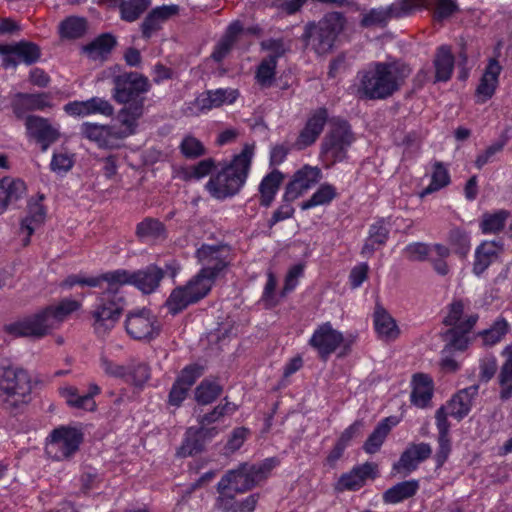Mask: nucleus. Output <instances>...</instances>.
Returning <instances> with one entry per match:
<instances>
[{
  "label": "nucleus",
  "mask_w": 512,
  "mask_h": 512,
  "mask_svg": "<svg viewBox=\"0 0 512 512\" xmlns=\"http://www.w3.org/2000/svg\"><path fill=\"white\" fill-rule=\"evenodd\" d=\"M411 69L402 62H372L357 73L356 94L361 99L383 100L403 85Z\"/></svg>",
  "instance_id": "nucleus-1"
},
{
  "label": "nucleus",
  "mask_w": 512,
  "mask_h": 512,
  "mask_svg": "<svg viewBox=\"0 0 512 512\" xmlns=\"http://www.w3.org/2000/svg\"><path fill=\"white\" fill-rule=\"evenodd\" d=\"M112 84V99L123 105L118 117L138 129L145 114V94L151 89L149 79L137 72H123L112 77Z\"/></svg>",
  "instance_id": "nucleus-2"
},
{
  "label": "nucleus",
  "mask_w": 512,
  "mask_h": 512,
  "mask_svg": "<svg viewBox=\"0 0 512 512\" xmlns=\"http://www.w3.org/2000/svg\"><path fill=\"white\" fill-rule=\"evenodd\" d=\"M254 154L255 144H245L229 164L210 177L205 185L209 194L218 200L238 194L246 183Z\"/></svg>",
  "instance_id": "nucleus-3"
},
{
  "label": "nucleus",
  "mask_w": 512,
  "mask_h": 512,
  "mask_svg": "<svg viewBox=\"0 0 512 512\" xmlns=\"http://www.w3.org/2000/svg\"><path fill=\"white\" fill-rule=\"evenodd\" d=\"M80 307V302L66 298L32 316L7 325L5 330L14 337L40 338L52 329L59 327L71 313L77 311Z\"/></svg>",
  "instance_id": "nucleus-4"
},
{
  "label": "nucleus",
  "mask_w": 512,
  "mask_h": 512,
  "mask_svg": "<svg viewBox=\"0 0 512 512\" xmlns=\"http://www.w3.org/2000/svg\"><path fill=\"white\" fill-rule=\"evenodd\" d=\"M276 462L267 458L260 463H241L237 468L228 470L217 483V491L245 493L267 479Z\"/></svg>",
  "instance_id": "nucleus-5"
},
{
  "label": "nucleus",
  "mask_w": 512,
  "mask_h": 512,
  "mask_svg": "<svg viewBox=\"0 0 512 512\" xmlns=\"http://www.w3.org/2000/svg\"><path fill=\"white\" fill-rule=\"evenodd\" d=\"M126 299L120 288L99 293L91 311L92 327L99 337L108 335L119 321Z\"/></svg>",
  "instance_id": "nucleus-6"
},
{
  "label": "nucleus",
  "mask_w": 512,
  "mask_h": 512,
  "mask_svg": "<svg viewBox=\"0 0 512 512\" xmlns=\"http://www.w3.org/2000/svg\"><path fill=\"white\" fill-rule=\"evenodd\" d=\"M355 140V134L347 121L332 118L330 129L321 143L320 157L325 166L331 167L344 161Z\"/></svg>",
  "instance_id": "nucleus-7"
},
{
  "label": "nucleus",
  "mask_w": 512,
  "mask_h": 512,
  "mask_svg": "<svg viewBox=\"0 0 512 512\" xmlns=\"http://www.w3.org/2000/svg\"><path fill=\"white\" fill-rule=\"evenodd\" d=\"M31 390V380L26 371L0 365V402L5 409L27 402Z\"/></svg>",
  "instance_id": "nucleus-8"
},
{
  "label": "nucleus",
  "mask_w": 512,
  "mask_h": 512,
  "mask_svg": "<svg viewBox=\"0 0 512 512\" xmlns=\"http://www.w3.org/2000/svg\"><path fill=\"white\" fill-rule=\"evenodd\" d=\"M116 122L113 125L84 122L80 126V134L82 137L95 142L100 148H118L124 139L135 135L138 129L130 123H125L118 115H116Z\"/></svg>",
  "instance_id": "nucleus-9"
},
{
  "label": "nucleus",
  "mask_w": 512,
  "mask_h": 512,
  "mask_svg": "<svg viewBox=\"0 0 512 512\" xmlns=\"http://www.w3.org/2000/svg\"><path fill=\"white\" fill-rule=\"evenodd\" d=\"M344 26V18L339 12L325 15L317 24L310 23L305 28L307 44L318 54L331 51L334 42Z\"/></svg>",
  "instance_id": "nucleus-10"
},
{
  "label": "nucleus",
  "mask_w": 512,
  "mask_h": 512,
  "mask_svg": "<svg viewBox=\"0 0 512 512\" xmlns=\"http://www.w3.org/2000/svg\"><path fill=\"white\" fill-rule=\"evenodd\" d=\"M215 280L198 272L186 285L172 290L166 301V306L173 315L181 312L190 304H194L208 295Z\"/></svg>",
  "instance_id": "nucleus-11"
},
{
  "label": "nucleus",
  "mask_w": 512,
  "mask_h": 512,
  "mask_svg": "<svg viewBox=\"0 0 512 512\" xmlns=\"http://www.w3.org/2000/svg\"><path fill=\"white\" fill-rule=\"evenodd\" d=\"M82 441L83 434L79 429L60 426L50 433L45 451L53 460H68L78 451Z\"/></svg>",
  "instance_id": "nucleus-12"
},
{
  "label": "nucleus",
  "mask_w": 512,
  "mask_h": 512,
  "mask_svg": "<svg viewBox=\"0 0 512 512\" xmlns=\"http://www.w3.org/2000/svg\"><path fill=\"white\" fill-rule=\"evenodd\" d=\"M352 340H346L343 334L334 329L330 322L319 325L309 339V345L314 348L321 359L326 360L339 347H343L342 355L348 353Z\"/></svg>",
  "instance_id": "nucleus-13"
},
{
  "label": "nucleus",
  "mask_w": 512,
  "mask_h": 512,
  "mask_svg": "<svg viewBox=\"0 0 512 512\" xmlns=\"http://www.w3.org/2000/svg\"><path fill=\"white\" fill-rule=\"evenodd\" d=\"M119 288L124 285H132L143 294H151L155 292L165 277L163 268L155 264L131 271L127 269H119Z\"/></svg>",
  "instance_id": "nucleus-14"
},
{
  "label": "nucleus",
  "mask_w": 512,
  "mask_h": 512,
  "mask_svg": "<svg viewBox=\"0 0 512 512\" xmlns=\"http://www.w3.org/2000/svg\"><path fill=\"white\" fill-rule=\"evenodd\" d=\"M229 255L226 245L203 244L195 253L198 263L201 265L199 272L216 280L228 267Z\"/></svg>",
  "instance_id": "nucleus-15"
},
{
  "label": "nucleus",
  "mask_w": 512,
  "mask_h": 512,
  "mask_svg": "<svg viewBox=\"0 0 512 512\" xmlns=\"http://www.w3.org/2000/svg\"><path fill=\"white\" fill-rule=\"evenodd\" d=\"M127 334L135 340H151L159 335L160 326L156 316L149 309H139L127 314Z\"/></svg>",
  "instance_id": "nucleus-16"
},
{
  "label": "nucleus",
  "mask_w": 512,
  "mask_h": 512,
  "mask_svg": "<svg viewBox=\"0 0 512 512\" xmlns=\"http://www.w3.org/2000/svg\"><path fill=\"white\" fill-rule=\"evenodd\" d=\"M0 54L4 56L5 68L16 67L19 62L27 65L35 63L40 58L39 47L32 43L21 41L11 45H0Z\"/></svg>",
  "instance_id": "nucleus-17"
},
{
  "label": "nucleus",
  "mask_w": 512,
  "mask_h": 512,
  "mask_svg": "<svg viewBox=\"0 0 512 512\" xmlns=\"http://www.w3.org/2000/svg\"><path fill=\"white\" fill-rule=\"evenodd\" d=\"M63 109L73 117H86L95 114L111 117L114 114V107L110 101L101 97H92L85 101H72L65 104Z\"/></svg>",
  "instance_id": "nucleus-18"
},
{
  "label": "nucleus",
  "mask_w": 512,
  "mask_h": 512,
  "mask_svg": "<svg viewBox=\"0 0 512 512\" xmlns=\"http://www.w3.org/2000/svg\"><path fill=\"white\" fill-rule=\"evenodd\" d=\"M321 176V170L318 167L305 165L294 174L292 181L287 185L284 194L285 200H295L319 182Z\"/></svg>",
  "instance_id": "nucleus-19"
},
{
  "label": "nucleus",
  "mask_w": 512,
  "mask_h": 512,
  "mask_svg": "<svg viewBox=\"0 0 512 512\" xmlns=\"http://www.w3.org/2000/svg\"><path fill=\"white\" fill-rule=\"evenodd\" d=\"M479 319L478 314H469L462 324L452 327L446 332L447 344L442 353H450L453 350L464 351L470 344L469 333Z\"/></svg>",
  "instance_id": "nucleus-20"
},
{
  "label": "nucleus",
  "mask_w": 512,
  "mask_h": 512,
  "mask_svg": "<svg viewBox=\"0 0 512 512\" xmlns=\"http://www.w3.org/2000/svg\"><path fill=\"white\" fill-rule=\"evenodd\" d=\"M376 474L377 465L372 462H366L343 474L337 481L335 488L340 492L359 490L368 478H374Z\"/></svg>",
  "instance_id": "nucleus-21"
},
{
  "label": "nucleus",
  "mask_w": 512,
  "mask_h": 512,
  "mask_svg": "<svg viewBox=\"0 0 512 512\" xmlns=\"http://www.w3.org/2000/svg\"><path fill=\"white\" fill-rule=\"evenodd\" d=\"M238 90L233 88H218L215 90H207L201 93L195 99V107L201 111L206 112L211 109L218 108L224 104H232L238 98Z\"/></svg>",
  "instance_id": "nucleus-22"
},
{
  "label": "nucleus",
  "mask_w": 512,
  "mask_h": 512,
  "mask_svg": "<svg viewBox=\"0 0 512 512\" xmlns=\"http://www.w3.org/2000/svg\"><path fill=\"white\" fill-rule=\"evenodd\" d=\"M25 126L28 134L41 143L43 152L59 137L58 130L54 128L47 119L39 116H28L25 121Z\"/></svg>",
  "instance_id": "nucleus-23"
},
{
  "label": "nucleus",
  "mask_w": 512,
  "mask_h": 512,
  "mask_svg": "<svg viewBox=\"0 0 512 512\" xmlns=\"http://www.w3.org/2000/svg\"><path fill=\"white\" fill-rule=\"evenodd\" d=\"M100 392V387L95 383H91L88 392L82 395L74 386H65L60 389L61 396L70 407L85 411H93L96 409L94 397L100 394Z\"/></svg>",
  "instance_id": "nucleus-24"
},
{
  "label": "nucleus",
  "mask_w": 512,
  "mask_h": 512,
  "mask_svg": "<svg viewBox=\"0 0 512 512\" xmlns=\"http://www.w3.org/2000/svg\"><path fill=\"white\" fill-rule=\"evenodd\" d=\"M432 454V448L427 443H418L409 445L401 454L400 459L393 465V469L397 472L404 471L411 473L419 463L428 459Z\"/></svg>",
  "instance_id": "nucleus-25"
},
{
  "label": "nucleus",
  "mask_w": 512,
  "mask_h": 512,
  "mask_svg": "<svg viewBox=\"0 0 512 512\" xmlns=\"http://www.w3.org/2000/svg\"><path fill=\"white\" fill-rule=\"evenodd\" d=\"M478 389V385H472L456 393L445 405L449 415L458 421L466 417L472 408Z\"/></svg>",
  "instance_id": "nucleus-26"
},
{
  "label": "nucleus",
  "mask_w": 512,
  "mask_h": 512,
  "mask_svg": "<svg viewBox=\"0 0 512 512\" xmlns=\"http://www.w3.org/2000/svg\"><path fill=\"white\" fill-rule=\"evenodd\" d=\"M219 434V430H206L199 425L198 428L190 427L185 434V439L178 451L181 456H192L201 452L206 440H210Z\"/></svg>",
  "instance_id": "nucleus-27"
},
{
  "label": "nucleus",
  "mask_w": 512,
  "mask_h": 512,
  "mask_svg": "<svg viewBox=\"0 0 512 512\" xmlns=\"http://www.w3.org/2000/svg\"><path fill=\"white\" fill-rule=\"evenodd\" d=\"M502 67L496 59H490L476 89L478 103H485L495 93Z\"/></svg>",
  "instance_id": "nucleus-28"
},
{
  "label": "nucleus",
  "mask_w": 512,
  "mask_h": 512,
  "mask_svg": "<svg viewBox=\"0 0 512 512\" xmlns=\"http://www.w3.org/2000/svg\"><path fill=\"white\" fill-rule=\"evenodd\" d=\"M501 247L494 241H484L476 247L472 272L481 277L486 270L497 260Z\"/></svg>",
  "instance_id": "nucleus-29"
},
{
  "label": "nucleus",
  "mask_w": 512,
  "mask_h": 512,
  "mask_svg": "<svg viewBox=\"0 0 512 512\" xmlns=\"http://www.w3.org/2000/svg\"><path fill=\"white\" fill-rule=\"evenodd\" d=\"M43 198V195H41L38 199H31L28 203V214L21 221L20 227L21 233L26 235L23 240L24 245L30 242V236L34 233L35 229L44 222L46 211L41 204Z\"/></svg>",
  "instance_id": "nucleus-30"
},
{
  "label": "nucleus",
  "mask_w": 512,
  "mask_h": 512,
  "mask_svg": "<svg viewBox=\"0 0 512 512\" xmlns=\"http://www.w3.org/2000/svg\"><path fill=\"white\" fill-rule=\"evenodd\" d=\"M412 384L411 402L418 408L428 407L433 396V382L431 378L425 374H415Z\"/></svg>",
  "instance_id": "nucleus-31"
},
{
  "label": "nucleus",
  "mask_w": 512,
  "mask_h": 512,
  "mask_svg": "<svg viewBox=\"0 0 512 512\" xmlns=\"http://www.w3.org/2000/svg\"><path fill=\"white\" fill-rule=\"evenodd\" d=\"M179 11L177 5H163L154 8L142 23L143 36L149 38L153 32L158 30L163 22L176 15Z\"/></svg>",
  "instance_id": "nucleus-32"
},
{
  "label": "nucleus",
  "mask_w": 512,
  "mask_h": 512,
  "mask_svg": "<svg viewBox=\"0 0 512 512\" xmlns=\"http://www.w3.org/2000/svg\"><path fill=\"white\" fill-rule=\"evenodd\" d=\"M26 192V185L20 179L5 177L0 180V214L4 213L9 204L17 201Z\"/></svg>",
  "instance_id": "nucleus-33"
},
{
  "label": "nucleus",
  "mask_w": 512,
  "mask_h": 512,
  "mask_svg": "<svg viewBox=\"0 0 512 512\" xmlns=\"http://www.w3.org/2000/svg\"><path fill=\"white\" fill-rule=\"evenodd\" d=\"M403 253L410 261H425L429 260L430 256H449V249L441 244L428 245L422 242H415L407 245Z\"/></svg>",
  "instance_id": "nucleus-34"
},
{
  "label": "nucleus",
  "mask_w": 512,
  "mask_h": 512,
  "mask_svg": "<svg viewBox=\"0 0 512 512\" xmlns=\"http://www.w3.org/2000/svg\"><path fill=\"white\" fill-rule=\"evenodd\" d=\"M389 228L384 220H379L369 228L368 237L361 250L363 257H371L375 250L384 246L389 238Z\"/></svg>",
  "instance_id": "nucleus-35"
},
{
  "label": "nucleus",
  "mask_w": 512,
  "mask_h": 512,
  "mask_svg": "<svg viewBox=\"0 0 512 512\" xmlns=\"http://www.w3.org/2000/svg\"><path fill=\"white\" fill-rule=\"evenodd\" d=\"M284 179V175L277 169L268 173L260 182V204L269 207L273 202L277 191Z\"/></svg>",
  "instance_id": "nucleus-36"
},
{
  "label": "nucleus",
  "mask_w": 512,
  "mask_h": 512,
  "mask_svg": "<svg viewBox=\"0 0 512 512\" xmlns=\"http://www.w3.org/2000/svg\"><path fill=\"white\" fill-rule=\"evenodd\" d=\"M50 101L47 94H19L14 102V113L21 117L28 110H44L50 107Z\"/></svg>",
  "instance_id": "nucleus-37"
},
{
  "label": "nucleus",
  "mask_w": 512,
  "mask_h": 512,
  "mask_svg": "<svg viewBox=\"0 0 512 512\" xmlns=\"http://www.w3.org/2000/svg\"><path fill=\"white\" fill-rule=\"evenodd\" d=\"M374 326L378 335L386 340H394L399 336V328L394 318L382 307L374 312Z\"/></svg>",
  "instance_id": "nucleus-38"
},
{
  "label": "nucleus",
  "mask_w": 512,
  "mask_h": 512,
  "mask_svg": "<svg viewBox=\"0 0 512 512\" xmlns=\"http://www.w3.org/2000/svg\"><path fill=\"white\" fill-rule=\"evenodd\" d=\"M396 423V420L392 417H387L380 421L364 443V451L368 454L376 453L384 443L391 428L395 426Z\"/></svg>",
  "instance_id": "nucleus-39"
},
{
  "label": "nucleus",
  "mask_w": 512,
  "mask_h": 512,
  "mask_svg": "<svg viewBox=\"0 0 512 512\" xmlns=\"http://www.w3.org/2000/svg\"><path fill=\"white\" fill-rule=\"evenodd\" d=\"M419 489L417 480H407L392 486L383 494V500L388 504H396L414 496Z\"/></svg>",
  "instance_id": "nucleus-40"
},
{
  "label": "nucleus",
  "mask_w": 512,
  "mask_h": 512,
  "mask_svg": "<svg viewBox=\"0 0 512 512\" xmlns=\"http://www.w3.org/2000/svg\"><path fill=\"white\" fill-rule=\"evenodd\" d=\"M434 66L436 81L446 82L451 78L454 69V56L448 46L438 48Z\"/></svg>",
  "instance_id": "nucleus-41"
},
{
  "label": "nucleus",
  "mask_w": 512,
  "mask_h": 512,
  "mask_svg": "<svg viewBox=\"0 0 512 512\" xmlns=\"http://www.w3.org/2000/svg\"><path fill=\"white\" fill-rule=\"evenodd\" d=\"M136 235L144 241L164 240L167 237L164 224L158 219L150 217L137 224Z\"/></svg>",
  "instance_id": "nucleus-42"
},
{
  "label": "nucleus",
  "mask_w": 512,
  "mask_h": 512,
  "mask_svg": "<svg viewBox=\"0 0 512 512\" xmlns=\"http://www.w3.org/2000/svg\"><path fill=\"white\" fill-rule=\"evenodd\" d=\"M237 409L238 406L232 402L219 404L211 412L204 414L198 419L199 425L206 428V430H219L220 432L221 430L213 425L222 422L225 416L233 415Z\"/></svg>",
  "instance_id": "nucleus-43"
},
{
  "label": "nucleus",
  "mask_w": 512,
  "mask_h": 512,
  "mask_svg": "<svg viewBox=\"0 0 512 512\" xmlns=\"http://www.w3.org/2000/svg\"><path fill=\"white\" fill-rule=\"evenodd\" d=\"M510 330L511 327L508 321L500 316L493 322L490 328L480 331L478 336L482 339L484 346L492 347L501 342Z\"/></svg>",
  "instance_id": "nucleus-44"
},
{
  "label": "nucleus",
  "mask_w": 512,
  "mask_h": 512,
  "mask_svg": "<svg viewBox=\"0 0 512 512\" xmlns=\"http://www.w3.org/2000/svg\"><path fill=\"white\" fill-rule=\"evenodd\" d=\"M242 31L243 27L240 24V22L236 21L231 23L227 28L225 36L217 44L215 50L213 51L212 58L217 62L222 61L224 57L228 54V52L231 50L238 35L242 33Z\"/></svg>",
  "instance_id": "nucleus-45"
},
{
  "label": "nucleus",
  "mask_w": 512,
  "mask_h": 512,
  "mask_svg": "<svg viewBox=\"0 0 512 512\" xmlns=\"http://www.w3.org/2000/svg\"><path fill=\"white\" fill-rule=\"evenodd\" d=\"M242 31L243 27L240 24V22L236 21L231 23L227 28L225 36L217 44L215 50L213 51L212 58L217 62L222 61L224 57L228 54V52L231 50L238 35L242 33Z\"/></svg>",
  "instance_id": "nucleus-46"
},
{
  "label": "nucleus",
  "mask_w": 512,
  "mask_h": 512,
  "mask_svg": "<svg viewBox=\"0 0 512 512\" xmlns=\"http://www.w3.org/2000/svg\"><path fill=\"white\" fill-rule=\"evenodd\" d=\"M116 44L115 38L110 34H103L84 47L85 53L92 60L104 59Z\"/></svg>",
  "instance_id": "nucleus-47"
},
{
  "label": "nucleus",
  "mask_w": 512,
  "mask_h": 512,
  "mask_svg": "<svg viewBox=\"0 0 512 512\" xmlns=\"http://www.w3.org/2000/svg\"><path fill=\"white\" fill-rule=\"evenodd\" d=\"M222 391L223 388L217 381L204 379L195 389V400L199 404L207 405L215 401Z\"/></svg>",
  "instance_id": "nucleus-48"
},
{
  "label": "nucleus",
  "mask_w": 512,
  "mask_h": 512,
  "mask_svg": "<svg viewBox=\"0 0 512 512\" xmlns=\"http://www.w3.org/2000/svg\"><path fill=\"white\" fill-rule=\"evenodd\" d=\"M337 197L336 188L328 183L322 184L316 192L305 202L301 208L307 210L316 206L327 205Z\"/></svg>",
  "instance_id": "nucleus-49"
},
{
  "label": "nucleus",
  "mask_w": 512,
  "mask_h": 512,
  "mask_svg": "<svg viewBox=\"0 0 512 512\" xmlns=\"http://www.w3.org/2000/svg\"><path fill=\"white\" fill-rule=\"evenodd\" d=\"M151 0H121L119 8L121 19L136 21L150 6Z\"/></svg>",
  "instance_id": "nucleus-50"
},
{
  "label": "nucleus",
  "mask_w": 512,
  "mask_h": 512,
  "mask_svg": "<svg viewBox=\"0 0 512 512\" xmlns=\"http://www.w3.org/2000/svg\"><path fill=\"white\" fill-rule=\"evenodd\" d=\"M119 269L107 271L96 276H84V286L92 288H102L103 283L107 284L105 290H115L119 288Z\"/></svg>",
  "instance_id": "nucleus-51"
},
{
  "label": "nucleus",
  "mask_w": 512,
  "mask_h": 512,
  "mask_svg": "<svg viewBox=\"0 0 512 512\" xmlns=\"http://www.w3.org/2000/svg\"><path fill=\"white\" fill-rule=\"evenodd\" d=\"M509 213L500 210L492 214H484L480 222V228L484 234L498 233L505 227L506 219Z\"/></svg>",
  "instance_id": "nucleus-52"
},
{
  "label": "nucleus",
  "mask_w": 512,
  "mask_h": 512,
  "mask_svg": "<svg viewBox=\"0 0 512 512\" xmlns=\"http://www.w3.org/2000/svg\"><path fill=\"white\" fill-rule=\"evenodd\" d=\"M86 28L87 23L84 18L68 17L61 22L59 30L62 37L76 39L84 35Z\"/></svg>",
  "instance_id": "nucleus-53"
},
{
  "label": "nucleus",
  "mask_w": 512,
  "mask_h": 512,
  "mask_svg": "<svg viewBox=\"0 0 512 512\" xmlns=\"http://www.w3.org/2000/svg\"><path fill=\"white\" fill-rule=\"evenodd\" d=\"M276 67L277 62L274 60V58L262 59L255 75V79L261 87H271L275 79Z\"/></svg>",
  "instance_id": "nucleus-54"
},
{
  "label": "nucleus",
  "mask_w": 512,
  "mask_h": 512,
  "mask_svg": "<svg viewBox=\"0 0 512 512\" xmlns=\"http://www.w3.org/2000/svg\"><path fill=\"white\" fill-rule=\"evenodd\" d=\"M450 183L448 170L441 162H436L433 166L430 184L423 190L422 195H428L438 191Z\"/></svg>",
  "instance_id": "nucleus-55"
},
{
  "label": "nucleus",
  "mask_w": 512,
  "mask_h": 512,
  "mask_svg": "<svg viewBox=\"0 0 512 512\" xmlns=\"http://www.w3.org/2000/svg\"><path fill=\"white\" fill-rule=\"evenodd\" d=\"M395 12L393 11V5L388 7H380L371 9L362 19L363 26L381 25L384 26L387 22L395 18Z\"/></svg>",
  "instance_id": "nucleus-56"
},
{
  "label": "nucleus",
  "mask_w": 512,
  "mask_h": 512,
  "mask_svg": "<svg viewBox=\"0 0 512 512\" xmlns=\"http://www.w3.org/2000/svg\"><path fill=\"white\" fill-rule=\"evenodd\" d=\"M180 152L189 159H195L205 155L206 149L203 143L192 135H186L180 145Z\"/></svg>",
  "instance_id": "nucleus-57"
},
{
  "label": "nucleus",
  "mask_w": 512,
  "mask_h": 512,
  "mask_svg": "<svg viewBox=\"0 0 512 512\" xmlns=\"http://www.w3.org/2000/svg\"><path fill=\"white\" fill-rule=\"evenodd\" d=\"M214 168L215 161L212 158H207L187 168L183 177L185 180H200L208 176Z\"/></svg>",
  "instance_id": "nucleus-58"
},
{
  "label": "nucleus",
  "mask_w": 512,
  "mask_h": 512,
  "mask_svg": "<svg viewBox=\"0 0 512 512\" xmlns=\"http://www.w3.org/2000/svg\"><path fill=\"white\" fill-rule=\"evenodd\" d=\"M449 243L453 246L454 252L460 256H466L470 250V237L461 229H452L449 233Z\"/></svg>",
  "instance_id": "nucleus-59"
},
{
  "label": "nucleus",
  "mask_w": 512,
  "mask_h": 512,
  "mask_svg": "<svg viewBox=\"0 0 512 512\" xmlns=\"http://www.w3.org/2000/svg\"><path fill=\"white\" fill-rule=\"evenodd\" d=\"M466 304L463 300H455L449 305L448 314L444 319L447 326L458 327L468 315H464Z\"/></svg>",
  "instance_id": "nucleus-60"
},
{
  "label": "nucleus",
  "mask_w": 512,
  "mask_h": 512,
  "mask_svg": "<svg viewBox=\"0 0 512 512\" xmlns=\"http://www.w3.org/2000/svg\"><path fill=\"white\" fill-rule=\"evenodd\" d=\"M74 165L73 154L67 151L54 152L50 168L53 172L61 174L68 172Z\"/></svg>",
  "instance_id": "nucleus-61"
},
{
  "label": "nucleus",
  "mask_w": 512,
  "mask_h": 512,
  "mask_svg": "<svg viewBox=\"0 0 512 512\" xmlns=\"http://www.w3.org/2000/svg\"><path fill=\"white\" fill-rule=\"evenodd\" d=\"M505 145V140H499L488 146L476 157L475 166L478 169H482L486 164L493 162L495 156L503 150Z\"/></svg>",
  "instance_id": "nucleus-62"
},
{
  "label": "nucleus",
  "mask_w": 512,
  "mask_h": 512,
  "mask_svg": "<svg viewBox=\"0 0 512 512\" xmlns=\"http://www.w3.org/2000/svg\"><path fill=\"white\" fill-rule=\"evenodd\" d=\"M249 430L245 427L235 428L228 437L225 445V453L231 454L239 450L247 440Z\"/></svg>",
  "instance_id": "nucleus-63"
},
{
  "label": "nucleus",
  "mask_w": 512,
  "mask_h": 512,
  "mask_svg": "<svg viewBox=\"0 0 512 512\" xmlns=\"http://www.w3.org/2000/svg\"><path fill=\"white\" fill-rule=\"evenodd\" d=\"M229 491L218 492L215 507L221 512H238L239 504L235 496L228 493Z\"/></svg>",
  "instance_id": "nucleus-64"
}]
</instances>
